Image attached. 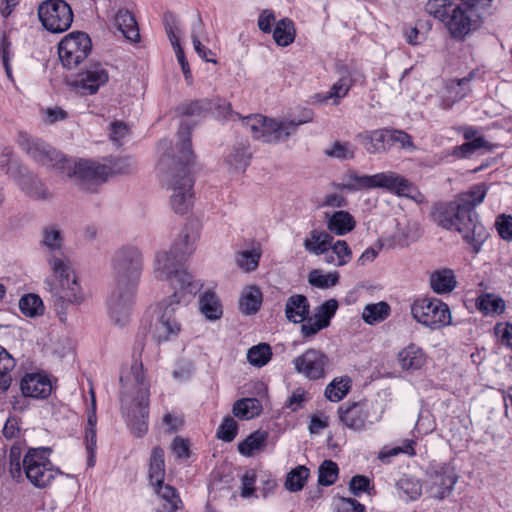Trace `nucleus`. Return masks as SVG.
Instances as JSON below:
<instances>
[{
  "label": "nucleus",
  "instance_id": "bb28decb",
  "mask_svg": "<svg viewBox=\"0 0 512 512\" xmlns=\"http://www.w3.org/2000/svg\"><path fill=\"white\" fill-rule=\"evenodd\" d=\"M252 153L249 143L241 141L232 146L225 158V162L233 173H243L250 164Z\"/></svg>",
  "mask_w": 512,
  "mask_h": 512
},
{
  "label": "nucleus",
  "instance_id": "58836bf2",
  "mask_svg": "<svg viewBox=\"0 0 512 512\" xmlns=\"http://www.w3.org/2000/svg\"><path fill=\"white\" fill-rule=\"evenodd\" d=\"M199 308L208 320H217L222 315V306L215 293L211 291L200 296Z\"/></svg>",
  "mask_w": 512,
  "mask_h": 512
},
{
  "label": "nucleus",
  "instance_id": "a878e982",
  "mask_svg": "<svg viewBox=\"0 0 512 512\" xmlns=\"http://www.w3.org/2000/svg\"><path fill=\"white\" fill-rule=\"evenodd\" d=\"M91 407L88 409L87 415V425L85 427L84 432V441L86 446V451L88 454L87 464L89 467H93L95 465V452L97 448V438H96V424H97V416H96V400L94 392L91 391Z\"/></svg>",
  "mask_w": 512,
  "mask_h": 512
},
{
  "label": "nucleus",
  "instance_id": "4be33fe9",
  "mask_svg": "<svg viewBox=\"0 0 512 512\" xmlns=\"http://www.w3.org/2000/svg\"><path fill=\"white\" fill-rule=\"evenodd\" d=\"M109 75L107 70L99 63L90 65L84 72L79 74L75 81V86L83 94H95L101 86L108 82Z\"/></svg>",
  "mask_w": 512,
  "mask_h": 512
},
{
  "label": "nucleus",
  "instance_id": "864d4df0",
  "mask_svg": "<svg viewBox=\"0 0 512 512\" xmlns=\"http://www.w3.org/2000/svg\"><path fill=\"white\" fill-rule=\"evenodd\" d=\"M309 476V470L305 466H298L291 470L286 478L285 487L290 492L300 491Z\"/></svg>",
  "mask_w": 512,
  "mask_h": 512
},
{
  "label": "nucleus",
  "instance_id": "2f4dec72",
  "mask_svg": "<svg viewBox=\"0 0 512 512\" xmlns=\"http://www.w3.org/2000/svg\"><path fill=\"white\" fill-rule=\"evenodd\" d=\"M398 361L402 369L415 371L425 364L426 356L420 347L410 344L399 352Z\"/></svg>",
  "mask_w": 512,
  "mask_h": 512
},
{
  "label": "nucleus",
  "instance_id": "ddd939ff",
  "mask_svg": "<svg viewBox=\"0 0 512 512\" xmlns=\"http://www.w3.org/2000/svg\"><path fill=\"white\" fill-rule=\"evenodd\" d=\"M60 175L69 178L75 177L78 185L83 189L92 190L93 185L106 181L111 175V169L106 164H100L88 160L78 162L66 158Z\"/></svg>",
  "mask_w": 512,
  "mask_h": 512
},
{
  "label": "nucleus",
  "instance_id": "c756f323",
  "mask_svg": "<svg viewBox=\"0 0 512 512\" xmlns=\"http://www.w3.org/2000/svg\"><path fill=\"white\" fill-rule=\"evenodd\" d=\"M325 217L327 219L328 230L337 236H344L348 234L356 226L354 217L344 210L336 211L331 215L325 213Z\"/></svg>",
  "mask_w": 512,
  "mask_h": 512
},
{
  "label": "nucleus",
  "instance_id": "aec40b11",
  "mask_svg": "<svg viewBox=\"0 0 512 512\" xmlns=\"http://www.w3.org/2000/svg\"><path fill=\"white\" fill-rule=\"evenodd\" d=\"M136 291L132 290L131 294L128 295L126 289L114 286L108 300V311L110 319L115 326L124 327L128 324Z\"/></svg>",
  "mask_w": 512,
  "mask_h": 512
},
{
  "label": "nucleus",
  "instance_id": "393cba45",
  "mask_svg": "<svg viewBox=\"0 0 512 512\" xmlns=\"http://www.w3.org/2000/svg\"><path fill=\"white\" fill-rule=\"evenodd\" d=\"M475 72L471 71L466 77L461 79H451L446 83L443 105L445 108L452 107L455 103L467 97L470 92V82L473 80Z\"/></svg>",
  "mask_w": 512,
  "mask_h": 512
},
{
  "label": "nucleus",
  "instance_id": "c03bdc74",
  "mask_svg": "<svg viewBox=\"0 0 512 512\" xmlns=\"http://www.w3.org/2000/svg\"><path fill=\"white\" fill-rule=\"evenodd\" d=\"M351 388L349 377L334 378L325 388V397L331 402L341 401Z\"/></svg>",
  "mask_w": 512,
  "mask_h": 512
},
{
  "label": "nucleus",
  "instance_id": "9b49d317",
  "mask_svg": "<svg viewBox=\"0 0 512 512\" xmlns=\"http://www.w3.org/2000/svg\"><path fill=\"white\" fill-rule=\"evenodd\" d=\"M493 0H461V4H455L444 24L452 37L464 39L473 29L477 16L475 12L490 6Z\"/></svg>",
  "mask_w": 512,
  "mask_h": 512
},
{
  "label": "nucleus",
  "instance_id": "09e8293b",
  "mask_svg": "<svg viewBox=\"0 0 512 512\" xmlns=\"http://www.w3.org/2000/svg\"><path fill=\"white\" fill-rule=\"evenodd\" d=\"M272 356L271 347L266 343H260L251 347L247 352L248 362L255 367H263Z\"/></svg>",
  "mask_w": 512,
  "mask_h": 512
},
{
  "label": "nucleus",
  "instance_id": "e2e57ef3",
  "mask_svg": "<svg viewBox=\"0 0 512 512\" xmlns=\"http://www.w3.org/2000/svg\"><path fill=\"white\" fill-rule=\"evenodd\" d=\"M414 443L415 442L413 440L406 439L403 441V444L400 446H395V447L389 448L387 450L381 451L379 454V459L382 462H388V459L390 457L397 456L401 453L412 456L415 454V451L413 448Z\"/></svg>",
  "mask_w": 512,
  "mask_h": 512
},
{
  "label": "nucleus",
  "instance_id": "680f3d73",
  "mask_svg": "<svg viewBox=\"0 0 512 512\" xmlns=\"http://www.w3.org/2000/svg\"><path fill=\"white\" fill-rule=\"evenodd\" d=\"M237 422L230 416H226L219 426L216 436L225 442H231L237 435Z\"/></svg>",
  "mask_w": 512,
  "mask_h": 512
},
{
  "label": "nucleus",
  "instance_id": "c9c22d12",
  "mask_svg": "<svg viewBox=\"0 0 512 512\" xmlns=\"http://www.w3.org/2000/svg\"><path fill=\"white\" fill-rule=\"evenodd\" d=\"M164 477V450L156 446L152 449L149 459V479L152 485H159L164 481Z\"/></svg>",
  "mask_w": 512,
  "mask_h": 512
},
{
  "label": "nucleus",
  "instance_id": "72a5a7b5",
  "mask_svg": "<svg viewBox=\"0 0 512 512\" xmlns=\"http://www.w3.org/2000/svg\"><path fill=\"white\" fill-rule=\"evenodd\" d=\"M114 25L130 41L139 40V29L133 14L127 9H119L114 18Z\"/></svg>",
  "mask_w": 512,
  "mask_h": 512
},
{
  "label": "nucleus",
  "instance_id": "412c9836",
  "mask_svg": "<svg viewBox=\"0 0 512 512\" xmlns=\"http://www.w3.org/2000/svg\"><path fill=\"white\" fill-rule=\"evenodd\" d=\"M7 173L18 183L21 190L31 198L46 199L48 192L45 185L31 174L23 165L7 169Z\"/></svg>",
  "mask_w": 512,
  "mask_h": 512
},
{
  "label": "nucleus",
  "instance_id": "1a4fd4ad",
  "mask_svg": "<svg viewBox=\"0 0 512 512\" xmlns=\"http://www.w3.org/2000/svg\"><path fill=\"white\" fill-rule=\"evenodd\" d=\"M143 267L144 258L138 247L125 245L118 248L112 256L114 286L126 289L130 295L132 290H137Z\"/></svg>",
  "mask_w": 512,
  "mask_h": 512
},
{
  "label": "nucleus",
  "instance_id": "6e6552de",
  "mask_svg": "<svg viewBox=\"0 0 512 512\" xmlns=\"http://www.w3.org/2000/svg\"><path fill=\"white\" fill-rule=\"evenodd\" d=\"M193 299L181 292L159 302L155 308V320L151 325L152 337L159 343L176 337L181 331V311Z\"/></svg>",
  "mask_w": 512,
  "mask_h": 512
},
{
  "label": "nucleus",
  "instance_id": "6ab92c4d",
  "mask_svg": "<svg viewBox=\"0 0 512 512\" xmlns=\"http://www.w3.org/2000/svg\"><path fill=\"white\" fill-rule=\"evenodd\" d=\"M297 373L309 380H318L325 376L329 366L328 357L319 350L308 349L293 360Z\"/></svg>",
  "mask_w": 512,
  "mask_h": 512
},
{
  "label": "nucleus",
  "instance_id": "774afa93",
  "mask_svg": "<svg viewBox=\"0 0 512 512\" xmlns=\"http://www.w3.org/2000/svg\"><path fill=\"white\" fill-rule=\"evenodd\" d=\"M495 334L502 345L512 349V323L497 324Z\"/></svg>",
  "mask_w": 512,
  "mask_h": 512
},
{
  "label": "nucleus",
  "instance_id": "4d7b16f0",
  "mask_svg": "<svg viewBox=\"0 0 512 512\" xmlns=\"http://www.w3.org/2000/svg\"><path fill=\"white\" fill-rule=\"evenodd\" d=\"M454 5L455 4L449 0H429L426 3L425 9L428 14L444 23Z\"/></svg>",
  "mask_w": 512,
  "mask_h": 512
},
{
  "label": "nucleus",
  "instance_id": "f3484780",
  "mask_svg": "<svg viewBox=\"0 0 512 512\" xmlns=\"http://www.w3.org/2000/svg\"><path fill=\"white\" fill-rule=\"evenodd\" d=\"M375 188L386 189L390 193L409 198L416 203L425 201L424 195L411 181L393 171L375 174Z\"/></svg>",
  "mask_w": 512,
  "mask_h": 512
},
{
  "label": "nucleus",
  "instance_id": "052dcab7",
  "mask_svg": "<svg viewBox=\"0 0 512 512\" xmlns=\"http://www.w3.org/2000/svg\"><path fill=\"white\" fill-rule=\"evenodd\" d=\"M211 109V103L207 100H196L179 106V113L184 116H201Z\"/></svg>",
  "mask_w": 512,
  "mask_h": 512
},
{
  "label": "nucleus",
  "instance_id": "a211bd4d",
  "mask_svg": "<svg viewBox=\"0 0 512 512\" xmlns=\"http://www.w3.org/2000/svg\"><path fill=\"white\" fill-rule=\"evenodd\" d=\"M427 477L429 493L437 499L448 496L457 482L455 469L450 464L431 466L427 471Z\"/></svg>",
  "mask_w": 512,
  "mask_h": 512
},
{
  "label": "nucleus",
  "instance_id": "473e14b6",
  "mask_svg": "<svg viewBox=\"0 0 512 512\" xmlns=\"http://www.w3.org/2000/svg\"><path fill=\"white\" fill-rule=\"evenodd\" d=\"M333 237L325 232L314 229L305 238L303 246L305 250L314 255H325L332 244Z\"/></svg>",
  "mask_w": 512,
  "mask_h": 512
},
{
  "label": "nucleus",
  "instance_id": "f03ea898",
  "mask_svg": "<svg viewBox=\"0 0 512 512\" xmlns=\"http://www.w3.org/2000/svg\"><path fill=\"white\" fill-rule=\"evenodd\" d=\"M39 244L56 278V282L46 281L56 309H64L66 304H80L83 294L70 260L64 252L62 231L56 225L45 226L41 231Z\"/></svg>",
  "mask_w": 512,
  "mask_h": 512
},
{
  "label": "nucleus",
  "instance_id": "b1692460",
  "mask_svg": "<svg viewBox=\"0 0 512 512\" xmlns=\"http://www.w3.org/2000/svg\"><path fill=\"white\" fill-rule=\"evenodd\" d=\"M357 140L369 154H382L390 147V129L367 130L357 134Z\"/></svg>",
  "mask_w": 512,
  "mask_h": 512
},
{
  "label": "nucleus",
  "instance_id": "7c9ffc66",
  "mask_svg": "<svg viewBox=\"0 0 512 512\" xmlns=\"http://www.w3.org/2000/svg\"><path fill=\"white\" fill-rule=\"evenodd\" d=\"M430 287L437 294L452 292L457 286L456 276L452 269L443 268L431 273Z\"/></svg>",
  "mask_w": 512,
  "mask_h": 512
},
{
  "label": "nucleus",
  "instance_id": "603ef678",
  "mask_svg": "<svg viewBox=\"0 0 512 512\" xmlns=\"http://www.w3.org/2000/svg\"><path fill=\"white\" fill-rule=\"evenodd\" d=\"M356 147L349 142L335 141L325 150V155L339 160H352L355 157Z\"/></svg>",
  "mask_w": 512,
  "mask_h": 512
},
{
  "label": "nucleus",
  "instance_id": "6e6d98bb",
  "mask_svg": "<svg viewBox=\"0 0 512 512\" xmlns=\"http://www.w3.org/2000/svg\"><path fill=\"white\" fill-rule=\"evenodd\" d=\"M339 469L332 460H325L318 469V483L322 486H330L338 478Z\"/></svg>",
  "mask_w": 512,
  "mask_h": 512
},
{
  "label": "nucleus",
  "instance_id": "4c0bfd02",
  "mask_svg": "<svg viewBox=\"0 0 512 512\" xmlns=\"http://www.w3.org/2000/svg\"><path fill=\"white\" fill-rule=\"evenodd\" d=\"M196 242V235L185 230L180 233L170 250L185 261L194 252Z\"/></svg>",
  "mask_w": 512,
  "mask_h": 512
},
{
  "label": "nucleus",
  "instance_id": "f8f14e48",
  "mask_svg": "<svg viewBox=\"0 0 512 512\" xmlns=\"http://www.w3.org/2000/svg\"><path fill=\"white\" fill-rule=\"evenodd\" d=\"M413 318L433 330L452 325L451 311L446 303L437 298H422L411 305Z\"/></svg>",
  "mask_w": 512,
  "mask_h": 512
},
{
  "label": "nucleus",
  "instance_id": "ea45409f",
  "mask_svg": "<svg viewBox=\"0 0 512 512\" xmlns=\"http://www.w3.org/2000/svg\"><path fill=\"white\" fill-rule=\"evenodd\" d=\"M262 411L261 402L256 398H242L233 405V413L241 419H251Z\"/></svg>",
  "mask_w": 512,
  "mask_h": 512
},
{
  "label": "nucleus",
  "instance_id": "5701e85b",
  "mask_svg": "<svg viewBox=\"0 0 512 512\" xmlns=\"http://www.w3.org/2000/svg\"><path fill=\"white\" fill-rule=\"evenodd\" d=\"M20 389L25 397L44 399L51 394L52 385L42 373H27L20 381Z\"/></svg>",
  "mask_w": 512,
  "mask_h": 512
},
{
  "label": "nucleus",
  "instance_id": "f704fd0d",
  "mask_svg": "<svg viewBox=\"0 0 512 512\" xmlns=\"http://www.w3.org/2000/svg\"><path fill=\"white\" fill-rule=\"evenodd\" d=\"M352 259V251L344 240L332 241L330 250L325 253L324 261L334 266H344Z\"/></svg>",
  "mask_w": 512,
  "mask_h": 512
},
{
  "label": "nucleus",
  "instance_id": "0e129e2a",
  "mask_svg": "<svg viewBox=\"0 0 512 512\" xmlns=\"http://www.w3.org/2000/svg\"><path fill=\"white\" fill-rule=\"evenodd\" d=\"M480 309L486 314H500L505 309L504 301L491 295H486L480 301Z\"/></svg>",
  "mask_w": 512,
  "mask_h": 512
},
{
  "label": "nucleus",
  "instance_id": "37998d69",
  "mask_svg": "<svg viewBox=\"0 0 512 512\" xmlns=\"http://www.w3.org/2000/svg\"><path fill=\"white\" fill-rule=\"evenodd\" d=\"M390 315V306L384 302L367 304L362 312V319L369 325L384 321Z\"/></svg>",
  "mask_w": 512,
  "mask_h": 512
},
{
  "label": "nucleus",
  "instance_id": "20e7f679",
  "mask_svg": "<svg viewBox=\"0 0 512 512\" xmlns=\"http://www.w3.org/2000/svg\"><path fill=\"white\" fill-rule=\"evenodd\" d=\"M149 382L143 364L134 360L120 376L121 407L126 412L127 423L136 437H143L148 430Z\"/></svg>",
  "mask_w": 512,
  "mask_h": 512
},
{
  "label": "nucleus",
  "instance_id": "423d86ee",
  "mask_svg": "<svg viewBox=\"0 0 512 512\" xmlns=\"http://www.w3.org/2000/svg\"><path fill=\"white\" fill-rule=\"evenodd\" d=\"M216 114L222 119H233L234 116L242 120L243 125L250 131L252 137L265 143L284 141L295 133L297 127L312 120V112L306 111L299 120L280 121L269 119L263 115H249L241 117L234 113L230 103L220 100L215 106Z\"/></svg>",
  "mask_w": 512,
  "mask_h": 512
},
{
  "label": "nucleus",
  "instance_id": "3c124183",
  "mask_svg": "<svg viewBox=\"0 0 512 512\" xmlns=\"http://www.w3.org/2000/svg\"><path fill=\"white\" fill-rule=\"evenodd\" d=\"M261 255L260 248L241 251L236 257L237 265L246 272L254 271L259 265Z\"/></svg>",
  "mask_w": 512,
  "mask_h": 512
},
{
  "label": "nucleus",
  "instance_id": "13d9d810",
  "mask_svg": "<svg viewBox=\"0 0 512 512\" xmlns=\"http://www.w3.org/2000/svg\"><path fill=\"white\" fill-rule=\"evenodd\" d=\"M338 309V302L335 299H329L323 302L320 306L315 309L314 319L318 320L325 327L330 324L331 318L335 315Z\"/></svg>",
  "mask_w": 512,
  "mask_h": 512
},
{
  "label": "nucleus",
  "instance_id": "a18cd8bd",
  "mask_svg": "<svg viewBox=\"0 0 512 512\" xmlns=\"http://www.w3.org/2000/svg\"><path fill=\"white\" fill-rule=\"evenodd\" d=\"M273 38L279 46L286 47L290 45L295 39L294 23L288 18L277 22L273 30Z\"/></svg>",
  "mask_w": 512,
  "mask_h": 512
},
{
  "label": "nucleus",
  "instance_id": "2eb2a0df",
  "mask_svg": "<svg viewBox=\"0 0 512 512\" xmlns=\"http://www.w3.org/2000/svg\"><path fill=\"white\" fill-rule=\"evenodd\" d=\"M92 42L87 33L77 31L66 35L58 45V55L67 69L77 67L91 52Z\"/></svg>",
  "mask_w": 512,
  "mask_h": 512
},
{
  "label": "nucleus",
  "instance_id": "bf43d9fd",
  "mask_svg": "<svg viewBox=\"0 0 512 512\" xmlns=\"http://www.w3.org/2000/svg\"><path fill=\"white\" fill-rule=\"evenodd\" d=\"M345 187L349 190H362L375 188L374 175H358L357 173H349L347 176Z\"/></svg>",
  "mask_w": 512,
  "mask_h": 512
},
{
  "label": "nucleus",
  "instance_id": "de8ad7c7",
  "mask_svg": "<svg viewBox=\"0 0 512 512\" xmlns=\"http://www.w3.org/2000/svg\"><path fill=\"white\" fill-rule=\"evenodd\" d=\"M21 312L29 317L40 316L44 313L42 299L36 294H26L19 300Z\"/></svg>",
  "mask_w": 512,
  "mask_h": 512
},
{
  "label": "nucleus",
  "instance_id": "49530a36",
  "mask_svg": "<svg viewBox=\"0 0 512 512\" xmlns=\"http://www.w3.org/2000/svg\"><path fill=\"white\" fill-rule=\"evenodd\" d=\"M155 492L159 498L163 501L162 507L167 512H175L179 508L181 500L176 493V490L170 485H164L162 482L159 485H153Z\"/></svg>",
  "mask_w": 512,
  "mask_h": 512
},
{
  "label": "nucleus",
  "instance_id": "a19ab883",
  "mask_svg": "<svg viewBox=\"0 0 512 512\" xmlns=\"http://www.w3.org/2000/svg\"><path fill=\"white\" fill-rule=\"evenodd\" d=\"M16 365L15 359L0 346V393L8 390L12 382L11 372Z\"/></svg>",
  "mask_w": 512,
  "mask_h": 512
},
{
  "label": "nucleus",
  "instance_id": "7ed1b4c3",
  "mask_svg": "<svg viewBox=\"0 0 512 512\" xmlns=\"http://www.w3.org/2000/svg\"><path fill=\"white\" fill-rule=\"evenodd\" d=\"M190 130L189 123H181L177 133L179 138L178 160L165 156L158 164L161 181L171 191L170 205L177 214L187 213L191 209L194 199V181L188 170V166L193 163L194 159Z\"/></svg>",
  "mask_w": 512,
  "mask_h": 512
},
{
  "label": "nucleus",
  "instance_id": "5fc2aeb1",
  "mask_svg": "<svg viewBox=\"0 0 512 512\" xmlns=\"http://www.w3.org/2000/svg\"><path fill=\"white\" fill-rule=\"evenodd\" d=\"M338 272L323 274L320 270H312L308 275V282L317 288L326 289L338 283Z\"/></svg>",
  "mask_w": 512,
  "mask_h": 512
},
{
  "label": "nucleus",
  "instance_id": "8fccbe9b",
  "mask_svg": "<svg viewBox=\"0 0 512 512\" xmlns=\"http://www.w3.org/2000/svg\"><path fill=\"white\" fill-rule=\"evenodd\" d=\"M396 487L408 500H416L421 496L422 486L418 479L404 475L400 478Z\"/></svg>",
  "mask_w": 512,
  "mask_h": 512
},
{
  "label": "nucleus",
  "instance_id": "338daca9",
  "mask_svg": "<svg viewBox=\"0 0 512 512\" xmlns=\"http://www.w3.org/2000/svg\"><path fill=\"white\" fill-rule=\"evenodd\" d=\"M365 506L353 498H340L336 504V512H364Z\"/></svg>",
  "mask_w": 512,
  "mask_h": 512
},
{
  "label": "nucleus",
  "instance_id": "dca6fc26",
  "mask_svg": "<svg viewBox=\"0 0 512 512\" xmlns=\"http://www.w3.org/2000/svg\"><path fill=\"white\" fill-rule=\"evenodd\" d=\"M39 20L43 27L52 33L68 30L73 22V12L63 0H47L38 9Z\"/></svg>",
  "mask_w": 512,
  "mask_h": 512
},
{
  "label": "nucleus",
  "instance_id": "e433bc0d",
  "mask_svg": "<svg viewBox=\"0 0 512 512\" xmlns=\"http://www.w3.org/2000/svg\"><path fill=\"white\" fill-rule=\"evenodd\" d=\"M262 303V293L256 286L246 288L239 300V309L245 315L255 314Z\"/></svg>",
  "mask_w": 512,
  "mask_h": 512
},
{
  "label": "nucleus",
  "instance_id": "f257e3e1",
  "mask_svg": "<svg viewBox=\"0 0 512 512\" xmlns=\"http://www.w3.org/2000/svg\"><path fill=\"white\" fill-rule=\"evenodd\" d=\"M485 183L472 186L467 192L458 194L454 200L437 204L432 213L433 221L446 230L457 231L474 254L482 250L489 232L480 222L475 208L487 195Z\"/></svg>",
  "mask_w": 512,
  "mask_h": 512
},
{
  "label": "nucleus",
  "instance_id": "79ce46f5",
  "mask_svg": "<svg viewBox=\"0 0 512 512\" xmlns=\"http://www.w3.org/2000/svg\"><path fill=\"white\" fill-rule=\"evenodd\" d=\"M268 434L265 431L257 430L251 433L244 441L238 444V451L241 455L252 456L256 451L261 450L267 441Z\"/></svg>",
  "mask_w": 512,
  "mask_h": 512
},
{
  "label": "nucleus",
  "instance_id": "c85d7f7f",
  "mask_svg": "<svg viewBox=\"0 0 512 512\" xmlns=\"http://www.w3.org/2000/svg\"><path fill=\"white\" fill-rule=\"evenodd\" d=\"M310 313V304L306 296L295 294L290 296L285 304V316L293 323L304 322Z\"/></svg>",
  "mask_w": 512,
  "mask_h": 512
},
{
  "label": "nucleus",
  "instance_id": "cd10ccee",
  "mask_svg": "<svg viewBox=\"0 0 512 512\" xmlns=\"http://www.w3.org/2000/svg\"><path fill=\"white\" fill-rule=\"evenodd\" d=\"M354 79L352 77V73L345 69L341 71L340 78L336 83L332 85L329 91L324 94H318L317 98L321 102H328L332 100V104H339L340 100L344 98L351 87L353 86Z\"/></svg>",
  "mask_w": 512,
  "mask_h": 512
},
{
  "label": "nucleus",
  "instance_id": "4468645a",
  "mask_svg": "<svg viewBox=\"0 0 512 512\" xmlns=\"http://www.w3.org/2000/svg\"><path fill=\"white\" fill-rule=\"evenodd\" d=\"M374 406L368 401L347 402L338 407L340 422L353 431H363L367 425L377 423L382 418L383 411L373 412Z\"/></svg>",
  "mask_w": 512,
  "mask_h": 512
},
{
  "label": "nucleus",
  "instance_id": "9d476101",
  "mask_svg": "<svg viewBox=\"0 0 512 512\" xmlns=\"http://www.w3.org/2000/svg\"><path fill=\"white\" fill-rule=\"evenodd\" d=\"M17 143L33 161L60 174L67 158L61 152L42 139L32 137L24 132L19 133Z\"/></svg>",
  "mask_w": 512,
  "mask_h": 512
},
{
  "label": "nucleus",
  "instance_id": "0eeeda50",
  "mask_svg": "<svg viewBox=\"0 0 512 512\" xmlns=\"http://www.w3.org/2000/svg\"><path fill=\"white\" fill-rule=\"evenodd\" d=\"M184 262L171 250L158 251L153 261V274L158 280L169 281L174 292L194 297L202 285L186 270Z\"/></svg>",
  "mask_w": 512,
  "mask_h": 512
},
{
  "label": "nucleus",
  "instance_id": "69168bd1",
  "mask_svg": "<svg viewBox=\"0 0 512 512\" xmlns=\"http://www.w3.org/2000/svg\"><path fill=\"white\" fill-rule=\"evenodd\" d=\"M399 144L403 149H414L411 136L403 130L390 129V147Z\"/></svg>",
  "mask_w": 512,
  "mask_h": 512
},
{
  "label": "nucleus",
  "instance_id": "39448f33",
  "mask_svg": "<svg viewBox=\"0 0 512 512\" xmlns=\"http://www.w3.org/2000/svg\"><path fill=\"white\" fill-rule=\"evenodd\" d=\"M24 450L25 442L22 440L15 441L10 448L8 459L11 477L19 482L24 472L28 481L36 488L48 487L56 476L61 474L49 459L51 448H30L22 458Z\"/></svg>",
  "mask_w": 512,
  "mask_h": 512
}]
</instances>
